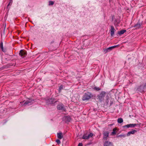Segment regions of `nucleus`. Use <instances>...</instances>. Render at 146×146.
<instances>
[{
    "instance_id": "f257e3e1",
    "label": "nucleus",
    "mask_w": 146,
    "mask_h": 146,
    "mask_svg": "<svg viewBox=\"0 0 146 146\" xmlns=\"http://www.w3.org/2000/svg\"><path fill=\"white\" fill-rule=\"evenodd\" d=\"M93 97L92 94L88 92L84 94L82 97V99L83 101L88 100Z\"/></svg>"
},
{
    "instance_id": "f03ea898",
    "label": "nucleus",
    "mask_w": 146,
    "mask_h": 146,
    "mask_svg": "<svg viewBox=\"0 0 146 146\" xmlns=\"http://www.w3.org/2000/svg\"><path fill=\"white\" fill-rule=\"evenodd\" d=\"M106 94V92L104 91H102L97 96L98 99L100 102H101L104 100Z\"/></svg>"
},
{
    "instance_id": "7ed1b4c3",
    "label": "nucleus",
    "mask_w": 146,
    "mask_h": 146,
    "mask_svg": "<svg viewBox=\"0 0 146 146\" xmlns=\"http://www.w3.org/2000/svg\"><path fill=\"white\" fill-rule=\"evenodd\" d=\"M109 132L108 131H104L103 133V139L104 141H106L109 137Z\"/></svg>"
},
{
    "instance_id": "20e7f679",
    "label": "nucleus",
    "mask_w": 146,
    "mask_h": 146,
    "mask_svg": "<svg viewBox=\"0 0 146 146\" xmlns=\"http://www.w3.org/2000/svg\"><path fill=\"white\" fill-rule=\"evenodd\" d=\"M139 125L138 124H130L123 126V127L125 129L129 127H133L135 126Z\"/></svg>"
},
{
    "instance_id": "39448f33",
    "label": "nucleus",
    "mask_w": 146,
    "mask_h": 146,
    "mask_svg": "<svg viewBox=\"0 0 146 146\" xmlns=\"http://www.w3.org/2000/svg\"><path fill=\"white\" fill-rule=\"evenodd\" d=\"M57 108L58 110H61L63 111H65L64 106L62 104H61L58 105L57 106Z\"/></svg>"
},
{
    "instance_id": "423d86ee",
    "label": "nucleus",
    "mask_w": 146,
    "mask_h": 146,
    "mask_svg": "<svg viewBox=\"0 0 146 146\" xmlns=\"http://www.w3.org/2000/svg\"><path fill=\"white\" fill-rule=\"evenodd\" d=\"M19 54L23 58L26 56L27 54V52L24 50H21L20 51Z\"/></svg>"
},
{
    "instance_id": "0eeeda50",
    "label": "nucleus",
    "mask_w": 146,
    "mask_h": 146,
    "mask_svg": "<svg viewBox=\"0 0 146 146\" xmlns=\"http://www.w3.org/2000/svg\"><path fill=\"white\" fill-rule=\"evenodd\" d=\"M93 135L92 133H90L88 135L86 134H84L83 137L82 139H88L89 138L92 137Z\"/></svg>"
},
{
    "instance_id": "6e6552de",
    "label": "nucleus",
    "mask_w": 146,
    "mask_h": 146,
    "mask_svg": "<svg viewBox=\"0 0 146 146\" xmlns=\"http://www.w3.org/2000/svg\"><path fill=\"white\" fill-rule=\"evenodd\" d=\"M33 101L34 100H33L29 99L24 103L23 106H25L27 104L29 105H31L32 104L33 102Z\"/></svg>"
},
{
    "instance_id": "1a4fd4ad",
    "label": "nucleus",
    "mask_w": 146,
    "mask_h": 146,
    "mask_svg": "<svg viewBox=\"0 0 146 146\" xmlns=\"http://www.w3.org/2000/svg\"><path fill=\"white\" fill-rule=\"evenodd\" d=\"M110 27L111 29L110 30V31L111 36H113L114 35V31H115V29H114L113 26H111Z\"/></svg>"
},
{
    "instance_id": "9d476101",
    "label": "nucleus",
    "mask_w": 146,
    "mask_h": 146,
    "mask_svg": "<svg viewBox=\"0 0 146 146\" xmlns=\"http://www.w3.org/2000/svg\"><path fill=\"white\" fill-rule=\"evenodd\" d=\"M104 145V146H113L112 143L108 141H105Z\"/></svg>"
},
{
    "instance_id": "9b49d317",
    "label": "nucleus",
    "mask_w": 146,
    "mask_h": 146,
    "mask_svg": "<svg viewBox=\"0 0 146 146\" xmlns=\"http://www.w3.org/2000/svg\"><path fill=\"white\" fill-rule=\"evenodd\" d=\"M63 119L66 122H69L71 120L70 117L68 116L64 117Z\"/></svg>"
},
{
    "instance_id": "f8f14e48",
    "label": "nucleus",
    "mask_w": 146,
    "mask_h": 146,
    "mask_svg": "<svg viewBox=\"0 0 146 146\" xmlns=\"http://www.w3.org/2000/svg\"><path fill=\"white\" fill-rule=\"evenodd\" d=\"M137 131L135 129H133L132 131H130L128 132L127 134V136H129L131 134H133L135 132H136Z\"/></svg>"
},
{
    "instance_id": "ddd939ff",
    "label": "nucleus",
    "mask_w": 146,
    "mask_h": 146,
    "mask_svg": "<svg viewBox=\"0 0 146 146\" xmlns=\"http://www.w3.org/2000/svg\"><path fill=\"white\" fill-rule=\"evenodd\" d=\"M142 25V23L138 22L134 26V27H135V28L136 29H139Z\"/></svg>"
},
{
    "instance_id": "4468645a",
    "label": "nucleus",
    "mask_w": 146,
    "mask_h": 146,
    "mask_svg": "<svg viewBox=\"0 0 146 146\" xmlns=\"http://www.w3.org/2000/svg\"><path fill=\"white\" fill-rule=\"evenodd\" d=\"M137 90L138 91H139L141 92H143L145 91H146V90H144V86L143 87L140 86L139 88H137Z\"/></svg>"
},
{
    "instance_id": "2eb2a0df",
    "label": "nucleus",
    "mask_w": 146,
    "mask_h": 146,
    "mask_svg": "<svg viewBox=\"0 0 146 146\" xmlns=\"http://www.w3.org/2000/svg\"><path fill=\"white\" fill-rule=\"evenodd\" d=\"M57 136L58 138L62 139L63 137V135L62 132L58 133L57 134Z\"/></svg>"
},
{
    "instance_id": "dca6fc26",
    "label": "nucleus",
    "mask_w": 146,
    "mask_h": 146,
    "mask_svg": "<svg viewBox=\"0 0 146 146\" xmlns=\"http://www.w3.org/2000/svg\"><path fill=\"white\" fill-rule=\"evenodd\" d=\"M117 128H114L113 130V131L111 132V135H115L117 132Z\"/></svg>"
},
{
    "instance_id": "f3484780",
    "label": "nucleus",
    "mask_w": 146,
    "mask_h": 146,
    "mask_svg": "<svg viewBox=\"0 0 146 146\" xmlns=\"http://www.w3.org/2000/svg\"><path fill=\"white\" fill-rule=\"evenodd\" d=\"M112 50L111 49V48L110 47H109L108 48H107V49H104V52L105 53H107L108 52H109L111 50Z\"/></svg>"
},
{
    "instance_id": "a211bd4d",
    "label": "nucleus",
    "mask_w": 146,
    "mask_h": 146,
    "mask_svg": "<svg viewBox=\"0 0 146 146\" xmlns=\"http://www.w3.org/2000/svg\"><path fill=\"white\" fill-rule=\"evenodd\" d=\"M126 31L125 30H123L121 31H120L118 32V34L119 35H121L122 34H123L125 33Z\"/></svg>"
},
{
    "instance_id": "6ab92c4d",
    "label": "nucleus",
    "mask_w": 146,
    "mask_h": 146,
    "mask_svg": "<svg viewBox=\"0 0 146 146\" xmlns=\"http://www.w3.org/2000/svg\"><path fill=\"white\" fill-rule=\"evenodd\" d=\"M117 122L118 123H121L123 122V120L122 118H119L117 119Z\"/></svg>"
},
{
    "instance_id": "aec40b11",
    "label": "nucleus",
    "mask_w": 146,
    "mask_h": 146,
    "mask_svg": "<svg viewBox=\"0 0 146 146\" xmlns=\"http://www.w3.org/2000/svg\"><path fill=\"white\" fill-rule=\"evenodd\" d=\"M54 1H49L48 5L49 6L52 5L54 4Z\"/></svg>"
},
{
    "instance_id": "412c9836",
    "label": "nucleus",
    "mask_w": 146,
    "mask_h": 146,
    "mask_svg": "<svg viewBox=\"0 0 146 146\" xmlns=\"http://www.w3.org/2000/svg\"><path fill=\"white\" fill-rule=\"evenodd\" d=\"M94 89L96 90L97 91H99L101 90V88L100 87H95L93 88Z\"/></svg>"
},
{
    "instance_id": "4be33fe9",
    "label": "nucleus",
    "mask_w": 146,
    "mask_h": 146,
    "mask_svg": "<svg viewBox=\"0 0 146 146\" xmlns=\"http://www.w3.org/2000/svg\"><path fill=\"white\" fill-rule=\"evenodd\" d=\"M125 137V135H117L116 137Z\"/></svg>"
},
{
    "instance_id": "5701e85b",
    "label": "nucleus",
    "mask_w": 146,
    "mask_h": 146,
    "mask_svg": "<svg viewBox=\"0 0 146 146\" xmlns=\"http://www.w3.org/2000/svg\"><path fill=\"white\" fill-rule=\"evenodd\" d=\"M0 48H2L3 49V42L2 41L0 43Z\"/></svg>"
},
{
    "instance_id": "b1692460",
    "label": "nucleus",
    "mask_w": 146,
    "mask_h": 146,
    "mask_svg": "<svg viewBox=\"0 0 146 146\" xmlns=\"http://www.w3.org/2000/svg\"><path fill=\"white\" fill-rule=\"evenodd\" d=\"M56 142L59 145L61 143L59 139H57L56 140Z\"/></svg>"
},
{
    "instance_id": "393cba45",
    "label": "nucleus",
    "mask_w": 146,
    "mask_h": 146,
    "mask_svg": "<svg viewBox=\"0 0 146 146\" xmlns=\"http://www.w3.org/2000/svg\"><path fill=\"white\" fill-rule=\"evenodd\" d=\"M63 86L62 85H61L60 86L59 88V91H60L61 90H62L63 89Z\"/></svg>"
},
{
    "instance_id": "a878e982",
    "label": "nucleus",
    "mask_w": 146,
    "mask_h": 146,
    "mask_svg": "<svg viewBox=\"0 0 146 146\" xmlns=\"http://www.w3.org/2000/svg\"><path fill=\"white\" fill-rule=\"evenodd\" d=\"M1 49L2 51L4 52H5L7 51V49H6V48H3V49L2 48H1Z\"/></svg>"
},
{
    "instance_id": "bb28decb",
    "label": "nucleus",
    "mask_w": 146,
    "mask_h": 146,
    "mask_svg": "<svg viewBox=\"0 0 146 146\" xmlns=\"http://www.w3.org/2000/svg\"><path fill=\"white\" fill-rule=\"evenodd\" d=\"M9 3L7 5V7H8L10 5V4L11 3H12V0H9Z\"/></svg>"
},
{
    "instance_id": "cd10ccee",
    "label": "nucleus",
    "mask_w": 146,
    "mask_h": 146,
    "mask_svg": "<svg viewBox=\"0 0 146 146\" xmlns=\"http://www.w3.org/2000/svg\"><path fill=\"white\" fill-rule=\"evenodd\" d=\"M78 146H82V143H79Z\"/></svg>"
},
{
    "instance_id": "c85d7f7f",
    "label": "nucleus",
    "mask_w": 146,
    "mask_h": 146,
    "mask_svg": "<svg viewBox=\"0 0 146 146\" xmlns=\"http://www.w3.org/2000/svg\"><path fill=\"white\" fill-rule=\"evenodd\" d=\"M114 46H112L110 47L111 49L112 50L113 48H115Z\"/></svg>"
},
{
    "instance_id": "c756f323",
    "label": "nucleus",
    "mask_w": 146,
    "mask_h": 146,
    "mask_svg": "<svg viewBox=\"0 0 146 146\" xmlns=\"http://www.w3.org/2000/svg\"><path fill=\"white\" fill-rule=\"evenodd\" d=\"M49 101H50V102H51L50 103V104H53V102H52V99H50V100Z\"/></svg>"
},
{
    "instance_id": "7c9ffc66",
    "label": "nucleus",
    "mask_w": 146,
    "mask_h": 146,
    "mask_svg": "<svg viewBox=\"0 0 146 146\" xmlns=\"http://www.w3.org/2000/svg\"><path fill=\"white\" fill-rule=\"evenodd\" d=\"M118 46V45H115V46H115V47H117Z\"/></svg>"
},
{
    "instance_id": "2f4dec72",
    "label": "nucleus",
    "mask_w": 146,
    "mask_h": 146,
    "mask_svg": "<svg viewBox=\"0 0 146 146\" xmlns=\"http://www.w3.org/2000/svg\"><path fill=\"white\" fill-rule=\"evenodd\" d=\"M113 125V124H111L110 125H109L110 126H112Z\"/></svg>"
},
{
    "instance_id": "473e14b6",
    "label": "nucleus",
    "mask_w": 146,
    "mask_h": 146,
    "mask_svg": "<svg viewBox=\"0 0 146 146\" xmlns=\"http://www.w3.org/2000/svg\"><path fill=\"white\" fill-rule=\"evenodd\" d=\"M106 102H107V103H108V100H106Z\"/></svg>"
},
{
    "instance_id": "72a5a7b5",
    "label": "nucleus",
    "mask_w": 146,
    "mask_h": 146,
    "mask_svg": "<svg viewBox=\"0 0 146 146\" xmlns=\"http://www.w3.org/2000/svg\"><path fill=\"white\" fill-rule=\"evenodd\" d=\"M57 102V101H55V102H54V103H55V102Z\"/></svg>"
},
{
    "instance_id": "f704fd0d",
    "label": "nucleus",
    "mask_w": 146,
    "mask_h": 146,
    "mask_svg": "<svg viewBox=\"0 0 146 146\" xmlns=\"http://www.w3.org/2000/svg\"><path fill=\"white\" fill-rule=\"evenodd\" d=\"M107 97L108 98L109 97L108 96H107Z\"/></svg>"
}]
</instances>
